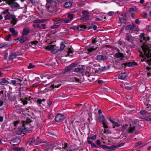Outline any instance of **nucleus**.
Returning <instances> with one entry per match:
<instances>
[{
    "mask_svg": "<svg viewBox=\"0 0 151 151\" xmlns=\"http://www.w3.org/2000/svg\"><path fill=\"white\" fill-rule=\"evenodd\" d=\"M22 133L24 134L23 130V128H20L18 129L16 132V134L18 135H21Z\"/></svg>",
    "mask_w": 151,
    "mask_h": 151,
    "instance_id": "obj_29",
    "label": "nucleus"
},
{
    "mask_svg": "<svg viewBox=\"0 0 151 151\" xmlns=\"http://www.w3.org/2000/svg\"><path fill=\"white\" fill-rule=\"evenodd\" d=\"M96 135H94L92 136H91L89 137H88L87 138V140H89V139H91L94 140H95L96 139Z\"/></svg>",
    "mask_w": 151,
    "mask_h": 151,
    "instance_id": "obj_40",
    "label": "nucleus"
},
{
    "mask_svg": "<svg viewBox=\"0 0 151 151\" xmlns=\"http://www.w3.org/2000/svg\"><path fill=\"white\" fill-rule=\"evenodd\" d=\"M118 148L117 145H112L110 146L109 148V151L114 150L116 148Z\"/></svg>",
    "mask_w": 151,
    "mask_h": 151,
    "instance_id": "obj_33",
    "label": "nucleus"
},
{
    "mask_svg": "<svg viewBox=\"0 0 151 151\" xmlns=\"http://www.w3.org/2000/svg\"><path fill=\"white\" fill-rule=\"evenodd\" d=\"M77 65V64L76 63H71L65 68V72H67L68 71L71 70L73 67H75Z\"/></svg>",
    "mask_w": 151,
    "mask_h": 151,
    "instance_id": "obj_9",
    "label": "nucleus"
},
{
    "mask_svg": "<svg viewBox=\"0 0 151 151\" xmlns=\"http://www.w3.org/2000/svg\"><path fill=\"white\" fill-rule=\"evenodd\" d=\"M19 121H15L14 123V126L15 127H17V124H19Z\"/></svg>",
    "mask_w": 151,
    "mask_h": 151,
    "instance_id": "obj_57",
    "label": "nucleus"
},
{
    "mask_svg": "<svg viewBox=\"0 0 151 151\" xmlns=\"http://www.w3.org/2000/svg\"><path fill=\"white\" fill-rule=\"evenodd\" d=\"M32 121H31L30 119H27L26 121L25 122V123L26 124H29V123L30 122H31Z\"/></svg>",
    "mask_w": 151,
    "mask_h": 151,
    "instance_id": "obj_61",
    "label": "nucleus"
},
{
    "mask_svg": "<svg viewBox=\"0 0 151 151\" xmlns=\"http://www.w3.org/2000/svg\"><path fill=\"white\" fill-rule=\"evenodd\" d=\"M87 28V27L85 25H80L74 26L73 29L74 30H78V31H81L83 29H86Z\"/></svg>",
    "mask_w": 151,
    "mask_h": 151,
    "instance_id": "obj_6",
    "label": "nucleus"
},
{
    "mask_svg": "<svg viewBox=\"0 0 151 151\" xmlns=\"http://www.w3.org/2000/svg\"><path fill=\"white\" fill-rule=\"evenodd\" d=\"M34 22L35 23H41V19H37L35 20L34 21Z\"/></svg>",
    "mask_w": 151,
    "mask_h": 151,
    "instance_id": "obj_59",
    "label": "nucleus"
},
{
    "mask_svg": "<svg viewBox=\"0 0 151 151\" xmlns=\"http://www.w3.org/2000/svg\"><path fill=\"white\" fill-rule=\"evenodd\" d=\"M63 145L62 143V141L60 142V145H57V149H60L61 148H63Z\"/></svg>",
    "mask_w": 151,
    "mask_h": 151,
    "instance_id": "obj_42",
    "label": "nucleus"
},
{
    "mask_svg": "<svg viewBox=\"0 0 151 151\" xmlns=\"http://www.w3.org/2000/svg\"><path fill=\"white\" fill-rule=\"evenodd\" d=\"M10 32L12 33V35L14 36H17L18 34V32L15 30V29L13 28H10L9 29Z\"/></svg>",
    "mask_w": 151,
    "mask_h": 151,
    "instance_id": "obj_18",
    "label": "nucleus"
},
{
    "mask_svg": "<svg viewBox=\"0 0 151 151\" xmlns=\"http://www.w3.org/2000/svg\"><path fill=\"white\" fill-rule=\"evenodd\" d=\"M89 15H84L83 17H81L80 19L83 21H86L89 19Z\"/></svg>",
    "mask_w": 151,
    "mask_h": 151,
    "instance_id": "obj_25",
    "label": "nucleus"
},
{
    "mask_svg": "<svg viewBox=\"0 0 151 151\" xmlns=\"http://www.w3.org/2000/svg\"><path fill=\"white\" fill-rule=\"evenodd\" d=\"M88 143L89 144H91V146L92 147L97 148L98 147L92 141L90 140H87Z\"/></svg>",
    "mask_w": 151,
    "mask_h": 151,
    "instance_id": "obj_26",
    "label": "nucleus"
},
{
    "mask_svg": "<svg viewBox=\"0 0 151 151\" xmlns=\"http://www.w3.org/2000/svg\"><path fill=\"white\" fill-rule=\"evenodd\" d=\"M8 97L9 100L10 101H14L16 99L15 96L14 95L9 94Z\"/></svg>",
    "mask_w": 151,
    "mask_h": 151,
    "instance_id": "obj_24",
    "label": "nucleus"
},
{
    "mask_svg": "<svg viewBox=\"0 0 151 151\" xmlns=\"http://www.w3.org/2000/svg\"><path fill=\"white\" fill-rule=\"evenodd\" d=\"M74 16L73 14H68L67 17L68 19H69L71 21L72 20L73 18V16Z\"/></svg>",
    "mask_w": 151,
    "mask_h": 151,
    "instance_id": "obj_38",
    "label": "nucleus"
},
{
    "mask_svg": "<svg viewBox=\"0 0 151 151\" xmlns=\"http://www.w3.org/2000/svg\"><path fill=\"white\" fill-rule=\"evenodd\" d=\"M106 69V67L104 66V67H101V68H98L99 70H101L102 71H103L105 70Z\"/></svg>",
    "mask_w": 151,
    "mask_h": 151,
    "instance_id": "obj_48",
    "label": "nucleus"
},
{
    "mask_svg": "<svg viewBox=\"0 0 151 151\" xmlns=\"http://www.w3.org/2000/svg\"><path fill=\"white\" fill-rule=\"evenodd\" d=\"M119 21L121 23H126L127 19L124 17H119Z\"/></svg>",
    "mask_w": 151,
    "mask_h": 151,
    "instance_id": "obj_34",
    "label": "nucleus"
},
{
    "mask_svg": "<svg viewBox=\"0 0 151 151\" xmlns=\"http://www.w3.org/2000/svg\"><path fill=\"white\" fill-rule=\"evenodd\" d=\"M126 40L129 42L131 41V36L128 34H127L126 37Z\"/></svg>",
    "mask_w": 151,
    "mask_h": 151,
    "instance_id": "obj_39",
    "label": "nucleus"
},
{
    "mask_svg": "<svg viewBox=\"0 0 151 151\" xmlns=\"http://www.w3.org/2000/svg\"><path fill=\"white\" fill-rule=\"evenodd\" d=\"M35 66V65H33L32 63H30L29 66L28 67V69H31L33 68Z\"/></svg>",
    "mask_w": 151,
    "mask_h": 151,
    "instance_id": "obj_50",
    "label": "nucleus"
},
{
    "mask_svg": "<svg viewBox=\"0 0 151 151\" xmlns=\"http://www.w3.org/2000/svg\"><path fill=\"white\" fill-rule=\"evenodd\" d=\"M126 73H124L119 75V76L118 78L119 79H124L126 77Z\"/></svg>",
    "mask_w": 151,
    "mask_h": 151,
    "instance_id": "obj_23",
    "label": "nucleus"
},
{
    "mask_svg": "<svg viewBox=\"0 0 151 151\" xmlns=\"http://www.w3.org/2000/svg\"><path fill=\"white\" fill-rule=\"evenodd\" d=\"M60 45V49L58 50L57 49V52H58V51H60V52L62 51L65 47L64 43L63 42H62L61 43Z\"/></svg>",
    "mask_w": 151,
    "mask_h": 151,
    "instance_id": "obj_22",
    "label": "nucleus"
},
{
    "mask_svg": "<svg viewBox=\"0 0 151 151\" xmlns=\"http://www.w3.org/2000/svg\"><path fill=\"white\" fill-rule=\"evenodd\" d=\"M96 58L98 60H105L108 59V56L104 55H97Z\"/></svg>",
    "mask_w": 151,
    "mask_h": 151,
    "instance_id": "obj_10",
    "label": "nucleus"
},
{
    "mask_svg": "<svg viewBox=\"0 0 151 151\" xmlns=\"http://www.w3.org/2000/svg\"><path fill=\"white\" fill-rule=\"evenodd\" d=\"M46 50L50 51L53 54L57 52V46L56 45H49L46 46L45 48Z\"/></svg>",
    "mask_w": 151,
    "mask_h": 151,
    "instance_id": "obj_2",
    "label": "nucleus"
},
{
    "mask_svg": "<svg viewBox=\"0 0 151 151\" xmlns=\"http://www.w3.org/2000/svg\"><path fill=\"white\" fill-rule=\"evenodd\" d=\"M114 57L116 58H121L119 60H123V58L124 57V55L123 53L121 52H118L116 53L114 55Z\"/></svg>",
    "mask_w": 151,
    "mask_h": 151,
    "instance_id": "obj_13",
    "label": "nucleus"
},
{
    "mask_svg": "<svg viewBox=\"0 0 151 151\" xmlns=\"http://www.w3.org/2000/svg\"><path fill=\"white\" fill-rule=\"evenodd\" d=\"M50 4L53 7L56 6V3L54 0H52Z\"/></svg>",
    "mask_w": 151,
    "mask_h": 151,
    "instance_id": "obj_49",
    "label": "nucleus"
},
{
    "mask_svg": "<svg viewBox=\"0 0 151 151\" xmlns=\"http://www.w3.org/2000/svg\"><path fill=\"white\" fill-rule=\"evenodd\" d=\"M104 133H106L108 134H110L111 133V131L108 129H104Z\"/></svg>",
    "mask_w": 151,
    "mask_h": 151,
    "instance_id": "obj_47",
    "label": "nucleus"
},
{
    "mask_svg": "<svg viewBox=\"0 0 151 151\" xmlns=\"http://www.w3.org/2000/svg\"><path fill=\"white\" fill-rule=\"evenodd\" d=\"M99 120L102 123L103 125V127L105 129H107L108 128L107 124L108 123L107 122L106 119L104 117V116H101L99 117Z\"/></svg>",
    "mask_w": 151,
    "mask_h": 151,
    "instance_id": "obj_3",
    "label": "nucleus"
},
{
    "mask_svg": "<svg viewBox=\"0 0 151 151\" xmlns=\"http://www.w3.org/2000/svg\"><path fill=\"white\" fill-rule=\"evenodd\" d=\"M12 35L11 34H9L8 35L7 37H6V40L7 41H9L11 39V37Z\"/></svg>",
    "mask_w": 151,
    "mask_h": 151,
    "instance_id": "obj_52",
    "label": "nucleus"
},
{
    "mask_svg": "<svg viewBox=\"0 0 151 151\" xmlns=\"http://www.w3.org/2000/svg\"><path fill=\"white\" fill-rule=\"evenodd\" d=\"M38 43V41H32L30 42V43L32 44L37 45Z\"/></svg>",
    "mask_w": 151,
    "mask_h": 151,
    "instance_id": "obj_58",
    "label": "nucleus"
},
{
    "mask_svg": "<svg viewBox=\"0 0 151 151\" xmlns=\"http://www.w3.org/2000/svg\"><path fill=\"white\" fill-rule=\"evenodd\" d=\"M37 102L38 105L39 106H41V104H42V102L41 101V99H38L37 100Z\"/></svg>",
    "mask_w": 151,
    "mask_h": 151,
    "instance_id": "obj_46",
    "label": "nucleus"
},
{
    "mask_svg": "<svg viewBox=\"0 0 151 151\" xmlns=\"http://www.w3.org/2000/svg\"><path fill=\"white\" fill-rule=\"evenodd\" d=\"M75 72H79L82 73L83 72V68H75V70L74 71Z\"/></svg>",
    "mask_w": 151,
    "mask_h": 151,
    "instance_id": "obj_28",
    "label": "nucleus"
},
{
    "mask_svg": "<svg viewBox=\"0 0 151 151\" xmlns=\"http://www.w3.org/2000/svg\"><path fill=\"white\" fill-rule=\"evenodd\" d=\"M72 2L70 1L66 2L64 4V7L66 8H70L72 6Z\"/></svg>",
    "mask_w": 151,
    "mask_h": 151,
    "instance_id": "obj_17",
    "label": "nucleus"
},
{
    "mask_svg": "<svg viewBox=\"0 0 151 151\" xmlns=\"http://www.w3.org/2000/svg\"><path fill=\"white\" fill-rule=\"evenodd\" d=\"M132 25H127L125 28V30H132Z\"/></svg>",
    "mask_w": 151,
    "mask_h": 151,
    "instance_id": "obj_45",
    "label": "nucleus"
},
{
    "mask_svg": "<svg viewBox=\"0 0 151 151\" xmlns=\"http://www.w3.org/2000/svg\"><path fill=\"white\" fill-rule=\"evenodd\" d=\"M82 14L84 15H87L89 14V13L86 11H84L82 12Z\"/></svg>",
    "mask_w": 151,
    "mask_h": 151,
    "instance_id": "obj_64",
    "label": "nucleus"
},
{
    "mask_svg": "<svg viewBox=\"0 0 151 151\" xmlns=\"http://www.w3.org/2000/svg\"><path fill=\"white\" fill-rule=\"evenodd\" d=\"M35 139L33 137L30 138L29 139L28 142V143L29 145H31L33 144L34 142V141Z\"/></svg>",
    "mask_w": 151,
    "mask_h": 151,
    "instance_id": "obj_35",
    "label": "nucleus"
},
{
    "mask_svg": "<svg viewBox=\"0 0 151 151\" xmlns=\"http://www.w3.org/2000/svg\"><path fill=\"white\" fill-rule=\"evenodd\" d=\"M74 79L75 81L77 82H79L80 83H81V82H80L81 80V78L78 79L76 77H74Z\"/></svg>",
    "mask_w": 151,
    "mask_h": 151,
    "instance_id": "obj_53",
    "label": "nucleus"
},
{
    "mask_svg": "<svg viewBox=\"0 0 151 151\" xmlns=\"http://www.w3.org/2000/svg\"><path fill=\"white\" fill-rule=\"evenodd\" d=\"M65 118L64 115L61 114H57V122H59Z\"/></svg>",
    "mask_w": 151,
    "mask_h": 151,
    "instance_id": "obj_14",
    "label": "nucleus"
},
{
    "mask_svg": "<svg viewBox=\"0 0 151 151\" xmlns=\"http://www.w3.org/2000/svg\"><path fill=\"white\" fill-rule=\"evenodd\" d=\"M13 19V21L11 22V23L13 24V25H14L16 24L17 21L14 18Z\"/></svg>",
    "mask_w": 151,
    "mask_h": 151,
    "instance_id": "obj_56",
    "label": "nucleus"
},
{
    "mask_svg": "<svg viewBox=\"0 0 151 151\" xmlns=\"http://www.w3.org/2000/svg\"><path fill=\"white\" fill-rule=\"evenodd\" d=\"M96 143L98 145L100 146V145H101V143L100 141L99 140H97L96 141Z\"/></svg>",
    "mask_w": 151,
    "mask_h": 151,
    "instance_id": "obj_62",
    "label": "nucleus"
},
{
    "mask_svg": "<svg viewBox=\"0 0 151 151\" xmlns=\"http://www.w3.org/2000/svg\"><path fill=\"white\" fill-rule=\"evenodd\" d=\"M46 145H45V147L44 148V150L45 151H47L50 147V145L49 144H46Z\"/></svg>",
    "mask_w": 151,
    "mask_h": 151,
    "instance_id": "obj_41",
    "label": "nucleus"
},
{
    "mask_svg": "<svg viewBox=\"0 0 151 151\" xmlns=\"http://www.w3.org/2000/svg\"><path fill=\"white\" fill-rule=\"evenodd\" d=\"M140 114L142 116H144L146 115L147 112L145 110H142L140 111Z\"/></svg>",
    "mask_w": 151,
    "mask_h": 151,
    "instance_id": "obj_37",
    "label": "nucleus"
},
{
    "mask_svg": "<svg viewBox=\"0 0 151 151\" xmlns=\"http://www.w3.org/2000/svg\"><path fill=\"white\" fill-rule=\"evenodd\" d=\"M114 12H109L108 13V15L109 16H113L114 15Z\"/></svg>",
    "mask_w": 151,
    "mask_h": 151,
    "instance_id": "obj_63",
    "label": "nucleus"
},
{
    "mask_svg": "<svg viewBox=\"0 0 151 151\" xmlns=\"http://www.w3.org/2000/svg\"><path fill=\"white\" fill-rule=\"evenodd\" d=\"M99 147H101L102 148L104 149L109 151V148L108 146L104 145H100L99 146Z\"/></svg>",
    "mask_w": 151,
    "mask_h": 151,
    "instance_id": "obj_32",
    "label": "nucleus"
},
{
    "mask_svg": "<svg viewBox=\"0 0 151 151\" xmlns=\"http://www.w3.org/2000/svg\"><path fill=\"white\" fill-rule=\"evenodd\" d=\"M17 143H18L15 142V140H13L10 142V144L13 145H17Z\"/></svg>",
    "mask_w": 151,
    "mask_h": 151,
    "instance_id": "obj_51",
    "label": "nucleus"
},
{
    "mask_svg": "<svg viewBox=\"0 0 151 151\" xmlns=\"http://www.w3.org/2000/svg\"><path fill=\"white\" fill-rule=\"evenodd\" d=\"M109 120L113 124V127L115 128L116 127H119L120 125V124L117 122H115L110 117L109 118Z\"/></svg>",
    "mask_w": 151,
    "mask_h": 151,
    "instance_id": "obj_11",
    "label": "nucleus"
},
{
    "mask_svg": "<svg viewBox=\"0 0 151 151\" xmlns=\"http://www.w3.org/2000/svg\"><path fill=\"white\" fill-rule=\"evenodd\" d=\"M20 101L22 102L24 105L27 104L28 103L27 98L26 97L25 98H21Z\"/></svg>",
    "mask_w": 151,
    "mask_h": 151,
    "instance_id": "obj_30",
    "label": "nucleus"
},
{
    "mask_svg": "<svg viewBox=\"0 0 151 151\" xmlns=\"http://www.w3.org/2000/svg\"><path fill=\"white\" fill-rule=\"evenodd\" d=\"M98 48V47H96L95 48H94L93 47H91L88 49V51L89 52H92V51H94L96 50Z\"/></svg>",
    "mask_w": 151,
    "mask_h": 151,
    "instance_id": "obj_36",
    "label": "nucleus"
},
{
    "mask_svg": "<svg viewBox=\"0 0 151 151\" xmlns=\"http://www.w3.org/2000/svg\"><path fill=\"white\" fill-rule=\"evenodd\" d=\"M9 83V81L5 78H3L0 82V85L1 86L6 85Z\"/></svg>",
    "mask_w": 151,
    "mask_h": 151,
    "instance_id": "obj_16",
    "label": "nucleus"
},
{
    "mask_svg": "<svg viewBox=\"0 0 151 151\" xmlns=\"http://www.w3.org/2000/svg\"><path fill=\"white\" fill-rule=\"evenodd\" d=\"M125 127H124V125L122 126L121 127H120L119 129H116V130L119 131H121L122 132H123L125 130Z\"/></svg>",
    "mask_w": 151,
    "mask_h": 151,
    "instance_id": "obj_43",
    "label": "nucleus"
},
{
    "mask_svg": "<svg viewBox=\"0 0 151 151\" xmlns=\"http://www.w3.org/2000/svg\"><path fill=\"white\" fill-rule=\"evenodd\" d=\"M8 4L13 9L19 7V5L17 3L14 2L13 1L10 0L8 1Z\"/></svg>",
    "mask_w": 151,
    "mask_h": 151,
    "instance_id": "obj_8",
    "label": "nucleus"
},
{
    "mask_svg": "<svg viewBox=\"0 0 151 151\" xmlns=\"http://www.w3.org/2000/svg\"><path fill=\"white\" fill-rule=\"evenodd\" d=\"M122 65H124L125 66H128L129 67H133L137 65L138 64L137 63L134 61L133 62H129L128 63H126L122 64Z\"/></svg>",
    "mask_w": 151,
    "mask_h": 151,
    "instance_id": "obj_7",
    "label": "nucleus"
},
{
    "mask_svg": "<svg viewBox=\"0 0 151 151\" xmlns=\"http://www.w3.org/2000/svg\"><path fill=\"white\" fill-rule=\"evenodd\" d=\"M145 39L144 40L145 41V42L142 43L143 45L141 46V47L142 48L143 52H144V55L147 58L149 59L151 57L150 59H148L147 61V63L149 66L151 65V52L149 50V47L148 45L147 44L146 42L150 40V37L145 36Z\"/></svg>",
    "mask_w": 151,
    "mask_h": 151,
    "instance_id": "obj_1",
    "label": "nucleus"
},
{
    "mask_svg": "<svg viewBox=\"0 0 151 151\" xmlns=\"http://www.w3.org/2000/svg\"><path fill=\"white\" fill-rule=\"evenodd\" d=\"M17 74H14L12 76L14 79H15L17 80H19V81L20 82L22 81H27V80L26 78H24L23 77L21 78H19L18 76H16V75Z\"/></svg>",
    "mask_w": 151,
    "mask_h": 151,
    "instance_id": "obj_15",
    "label": "nucleus"
},
{
    "mask_svg": "<svg viewBox=\"0 0 151 151\" xmlns=\"http://www.w3.org/2000/svg\"><path fill=\"white\" fill-rule=\"evenodd\" d=\"M19 55L15 52L11 53L9 55V60H11L18 57Z\"/></svg>",
    "mask_w": 151,
    "mask_h": 151,
    "instance_id": "obj_12",
    "label": "nucleus"
},
{
    "mask_svg": "<svg viewBox=\"0 0 151 151\" xmlns=\"http://www.w3.org/2000/svg\"><path fill=\"white\" fill-rule=\"evenodd\" d=\"M132 31H138L139 30V28L138 26H136L133 23H132Z\"/></svg>",
    "mask_w": 151,
    "mask_h": 151,
    "instance_id": "obj_20",
    "label": "nucleus"
},
{
    "mask_svg": "<svg viewBox=\"0 0 151 151\" xmlns=\"http://www.w3.org/2000/svg\"><path fill=\"white\" fill-rule=\"evenodd\" d=\"M23 94L21 93L20 92H19L18 95H17L18 97L20 98V100H21V98H23Z\"/></svg>",
    "mask_w": 151,
    "mask_h": 151,
    "instance_id": "obj_55",
    "label": "nucleus"
},
{
    "mask_svg": "<svg viewBox=\"0 0 151 151\" xmlns=\"http://www.w3.org/2000/svg\"><path fill=\"white\" fill-rule=\"evenodd\" d=\"M41 29H45L46 28V25L45 24H42L40 25Z\"/></svg>",
    "mask_w": 151,
    "mask_h": 151,
    "instance_id": "obj_60",
    "label": "nucleus"
},
{
    "mask_svg": "<svg viewBox=\"0 0 151 151\" xmlns=\"http://www.w3.org/2000/svg\"><path fill=\"white\" fill-rule=\"evenodd\" d=\"M29 32L30 30L29 29L25 28L23 29L22 35L25 36L29 34Z\"/></svg>",
    "mask_w": 151,
    "mask_h": 151,
    "instance_id": "obj_19",
    "label": "nucleus"
},
{
    "mask_svg": "<svg viewBox=\"0 0 151 151\" xmlns=\"http://www.w3.org/2000/svg\"><path fill=\"white\" fill-rule=\"evenodd\" d=\"M14 18H15V16L12 14H7L5 17V19L6 20H9Z\"/></svg>",
    "mask_w": 151,
    "mask_h": 151,
    "instance_id": "obj_21",
    "label": "nucleus"
},
{
    "mask_svg": "<svg viewBox=\"0 0 151 151\" xmlns=\"http://www.w3.org/2000/svg\"><path fill=\"white\" fill-rule=\"evenodd\" d=\"M145 34L143 33H141L140 35H139V37L141 39V40L140 41L141 42H143V40H144L145 39Z\"/></svg>",
    "mask_w": 151,
    "mask_h": 151,
    "instance_id": "obj_31",
    "label": "nucleus"
},
{
    "mask_svg": "<svg viewBox=\"0 0 151 151\" xmlns=\"http://www.w3.org/2000/svg\"><path fill=\"white\" fill-rule=\"evenodd\" d=\"M28 39V37L22 35L21 36L15 39V40H19L20 43H22L27 41Z\"/></svg>",
    "mask_w": 151,
    "mask_h": 151,
    "instance_id": "obj_5",
    "label": "nucleus"
},
{
    "mask_svg": "<svg viewBox=\"0 0 151 151\" xmlns=\"http://www.w3.org/2000/svg\"><path fill=\"white\" fill-rule=\"evenodd\" d=\"M136 126V124L135 122H133L131 124L129 128L127 129L128 133H134L133 131H135Z\"/></svg>",
    "mask_w": 151,
    "mask_h": 151,
    "instance_id": "obj_4",
    "label": "nucleus"
},
{
    "mask_svg": "<svg viewBox=\"0 0 151 151\" xmlns=\"http://www.w3.org/2000/svg\"><path fill=\"white\" fill-rule=\"evenodd\" d=\"M22 125L24 127V128H23V130L24 134L25 133L28 132L29 131L30 129L28 128H27L24 127L25 124L24 123Z\"/></svg>",
    "mask_w": 151,
    "mask_h": 151,
    "instance_id": "obj_27",
    "label": "nucleus"
},
{
    "mask_svg": "<svg viewBox=\"0 0 151 151\" xmlns=\"http://www.w3.org/2000/svg\"><path fill=\"white\" fill-rule=\"evenodd\" d=\"M12 80L11 82L12 83L14 86H16V83L18 82V80Z\"/></svg>",
    "mask_w": 151,
    "mask_h": 151,
    "instance_id": "obj_54",
    "label": "nucleus"
},
{
    "mask_svg": "<svg viewBox=\"0 0 151 151\" xmlns=\"http://www.w3.org/2000/svg\"><path fill=\"white\" fill-rule=\"evenodd\" d=\"M41 143V142L40 141H39L37 139H35L34 141V142L33 144H34L35 145H37Z\"/></svg>",
    "mask_w": 151,
    "mask_h": 151,
    "instance_id": "obj_44",
    "label": "nucleus"
}]
</instances>
